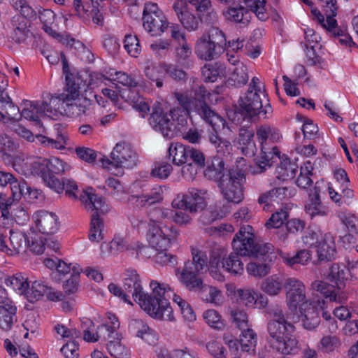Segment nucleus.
I'll return each mask as SVG.
<instances>
[{
  "label": "nucleus",
  "mask_w": 358,
  "mask_h": 358,
  "mask_svg": "<svg viewBox=\"0 0 358 358\" xmlns=\"http://www.w3.org/2000/svg\"><path fill=\"white\" fill-rule=\"evenodd\" d=\"M240 343L243 352L254 355L257 344V334L251 329H244L240 336Z\"/></svg>",
  "instance_id": "nucleus-37"
},
{
  "label": "nucleus",
  "mask_w": 358,
  "mask_h": 358,
  "mask_svg": "<svg viewBox=\"0 0 358 358\" xmlns=\"http://www.w3.org/2000/svg\"><path fill=\"white\" fill-rule=\"evenodd\" d=\"M214 176L219 178V187L223 197L229 202L238 204L243 198L244 173L239 170L224 169L221 173L215 172Z\"/></svg>",
  "instance_id": "nucleus-9"
},
{
  "label": "nucleus",
  "mask_w": 358,
  "mask_h": 358,
  "mask_svg": "<svg viewBox=\"0 0 358 358\" xmlns=\"http://www.w3.org/2000/svg\"><path fill=\"white\" fill-rule=\"evenodd\" d=\"M210 141L217 151V156L213 158L212 164L208 167V171L221 173L224 170V159L230 154L232 146L231 142L221 136H210Z\"/></svg>",
  "instance_id": "nucleus-18"
},
{
  "label": "nucleus",
  "mask_w": 358,
  "mask_h": 358,
  "mask_svg": "<svg viewBox=\"0 0 358 358\" xmlns=\"http://www.w3.org/2000/svg\"><path fill=\"white\" fill-rule=\"evenodd\" d=\"M327 22V31L334 37H338L341 44L348 45L352 42L351 37L338 27L334 17H328Z\"/></svg>",
  "instance_id": "nucleus-45"
},
{
  "label": "nucleus",
  "mask_w": 358,
  "mask_h": 358,
  "mask_svg": "<svg viewBox=\"0 0 358 358\" xmlns=\"http://www.w3.org/2000/svg\"><path fill=\"white\" fill-rule=\"evenodd\" d=\"M310 254L308 250H301L294 256L287 254L283 258L285 262L289 266L295 264H306L310 259Z\"/></svg>",
  "instance_id": "nucleus-54"
},
{
  "label": "nucleus",
  "mask_w": 358,
  "mask_h": 358,
  "mask_svg": "<svg viewBox=\"0 0 358 358\" xmlns=\"http://www.w3.org/2000/svg\"><path fill=\"white\" fill-rule=\"evenodd\" d=\"M192 260H187L182 269L176 268V274L180 283L189 292H197L206 302L217 304L221 292L216 287L204 284L200 277L208 268V257L205 252L192 248Z\"/></svg>",
  "instance_id": "nucleus-2"
},
{
  "label": "nucleus",
  "mask_w": 358,
  "mask_h": 358,
  "mask_svg": "<svg viewBox=\"0 0 358 358\" xmlns=\"http://www.w3.org/2000/svg\"><path fill=\"white\" fill-rule=\"evenodd\" d=\"M276 178L280 180L292 179L297 172V166L288 159L282 160L276 168Z\"/></svg>",
  "instance_id": "nucleus-41"
},
{
  "label": "nucleus",
  "mask_w": 358,
  "mask_h": 358,
  "mask_svg": "<svg viewBox=\"0 0 358 358\" xmlns=\"http://www.w3.org/2000/svg\"><path fill=\"white\" fill-rule=\"evenodd\" d=\"M231 79L238 85H245L248 80L247 67L241 62H238L233 71Z\"/></svg>",
  "instance_id": "nucleus-55"
},
{
  "label": "nucleus",
  "mask_w": 358,
  "mask_h": 358,
  "mask_svg": "<svg viewBox=\"0 0 358 358\" xmlns=\"http://www.w3.org/2000/svg\"><path fill=\"white\" fill-rule=\"evenodd\" d=\"M94 94L92 91H90L87 95L82 94L80 97L76 99V102L70 104L69 108L78 115L85 114L94 105Z\"/></svg>",
  "instance_id": "nucleus-36"
},
{
  "label": "nucleus",
  "mask_w": 358,
  "mask_h": 358,
  "mask_svg": "<svg viewBox=\"0 0 358 358\" xmlns=\"http://www.w3.org/2000/svg\"><path fill=\"white\" fill-rule=\"evenodd\" d=\"M252 227L250 225L241 227L232 241V245L241 254L249 255L262 261V262H250L247 265L250 275L262 278L271 271V263L276 258L271 243H257L254 240Z\"/></svg>",
  "instance_id": "nucleus-3"
},
{
  "label": "nucleus",
  "mask_w": 358,
  "mask_h": 358,
  "mask_svg": "<svg viewBox=\"0 0 358 358\" xmlns=\"http://www.w3.org/2000/svg\"><path fill=\"white\" fill-rule=\"evenodd\" d=\"M38 101H26L24 102V108L22 110L20 115L27 120H29L36 122V124L41 125L40 117H43L41 109L38 106Z\"/></svg>",
  "instance_id": "nucleus-40"
},
{
  "label": "nucleus",
  "mask_w": 358,
  "mask_h": 358,
  "mask_svg": "<svg viewBox=\"0 0 358 358\" xmlns=\"http://www.w3.org/2000/svg\"><path fill=\"white\" fill-rule=\"evenodd\" d=\"M206 191L196 188H189L184 194H178L172 201L174 208L189 211L190 213L201 212L206 206L203 195Z\"/></svg>",
  "instance_id": "nucleus-11"
},
{
  "label": "nucleus",
  "mask_w": 358,
  "mask_h": 358,
  "mask_svg": "<svg viewBox=\"0 0 358 358\" xmlns=\"http://www.w3.org/2000/svg\"><path fill=\"white\" fill-rule=\"evenodd\" d=\"M173 8L185 29L190 31L198 29L199 20L189 13L185 6L180 5L179 2H176L173 4Z\"/></svg>",
  "instance_id": "nucleus-26"
},
{
  "label": "nucleus",
  "mask_w": 358,
  "mask_h": 358,
  "mask_svg": "<svg viewBox=\"0 0 358 358\" xmlns=\"http://www.w3.org/2000/svg\"><path fill=\"white\" fill-rule=\"evenodd\" d=\"M38 17L43 24V30L53 38H57L59 34L55 30V14L50 9H43L38 12Z\"/></svg>",
  "instance_id": "nucleus-35"
},
{
  "label": "nucleus",
  "mask_w": 358,
  "mask_h": 358,
  "mask_svg": "<svg viewBox=\"0 0 358 358\" xmlns=\"http://www.w3.org/2000/svg\"><path fill=\"white\" fill-rule=\"evenodd\" d=\"M306 212L311 218L315 216H325L327 215L326 208L322 206L320 197V189L317 187L314 188V193L309 194V202L305 206Z\"/></svg>",
  "instance_id": "nucleus-29"
},
{
  "label": "nucleus",
  "mask_w": 358,
  "mask_h": 358,
  "mask_svg": "<svg viewBox=\"0 0 358 358\" xmlns=\"http://www.w3.org/2000/svg\"><path fill=\"white\" fill-rule=\"evenodd\" d=\"M317 247V261L319 262H329L334 259L336 253V246L334 241L331 238L327 239L325 237Z\"/></svg>",
  "instance_id": "nucleus-34"
},
{
  "label": "nucleus",
  "mask_w": 358,
  "mask_h": 358,
  "mask_svg": "<svg viewBox=\"0 0 358 358\" xmlns=\"http://www.w3.org/2000/svg\"><path fill=\"white\" fill-rule=\"evenodd\" d=\"M47 175L55 179H58L56 176L63 173L66 166V164L57 157L47 159Z\"/></svg>",
  "instance_id": "nucleus-48"
},
{
  "label": "nucleus",
  "mask_w": 358,
  "mask_h": 358,
  "mask_svg": "<svg viewBox=\"0 0 358 358\" xmlns=\"http://www.w3.org/2000/svg\"><path fill=\"white\" fill-rule=\"evenodd\" d=\"M17 308L14 303L0 305V329L8 331L11 329L16 317Z\"/></svg>",
  "instance_id": "nucleus-28"
},
{
  "label": "nucleus",
  "mask_w": 358,
  "mask_h": 358,
  "mask_svg": "<svg viewBox=\"0 0 358 358\" xmlns=\"http://www.w3.org/2000/svg\"><path fill=\"white\" fill-rule=\"evenodd\" d=\"M23 137L28 142L38 143L45 147H50L59 150L65 148L66 141L63 138V136H61L62 138H59L56 140L48 138L47 136H23Z\"/></svg>",
  "instance_id": "nucleus-38"
},
{
  "label": "nucleus",
  "mask_w": 358,
  "mask_h": 358,
  "mask_svg": "<svg viewBox=\"0 0 358 358\" xmlns=\"http://www.w3.org/2000/svg\"><path fill=\"white\" fill-rule=\"evenodd\" d=\"M173 210L162 208H155L150 210L148 215L150 222H160L165 219H171Z\"/></svg>",
  "instance_id": "nucleus-60"
},
{
  "label": "nucleus",
  "mask_w": 358,
  "mask_h": 358,
  "mask_svg": "<svg viewBox=\"0 0 358 358\" xmlns=\"http://www.w3.org/2000/svg\"><path fill=\"white\" fill-rule=\"evenodd\" d=\"M340 345V341L336 336H325L320 341V348L324 352H333L337 350Z\"/></svg>",
  "instance_id": "nucleus-58"
},
{
  "label": "nucleus",
  "mask_w": 358,
  "mask_h": 358,
  "mask_svg": "<svg viewBox=\"0 0 358 358\" xmlns=\"http://www.w3.org/2000/svg\"><path fill=\"white\" fill-rule=\"evenodd\" d=\"M289 217V213L281 209L273 213L271 217L265 223L267 229H278L280 228L285 220Z\"/></svg>",
  "instance_id": "nucleus-50"
},
{
  "label": "nucleus",
  "mask_w": 358,
  "mask_h": 358,
  "mask_svg": "<svg viewBox=\"0 0 358 358\" xmlns=\"http://www.w3.org/2000/svg\"><path fill=\"white\" fill-rule=\"evenodd\" d=\"M313 167L310 161H307L300 168V173L296 180V184L301 188L306 189L309 187L313 180L310 177L313 175Z\"/></svg>",
  "instance_id": "nucleus-43"
},
{
  "label": "nucleus",
  "mask_w": 358,
  "mask_h": 358,
  "mask_svg": "<svg viewBox=\"0 0 358 358\" xmlns=\"http://www.w3.org/2000/svg\"><path fill=\"white\" fill-rule=\"evenodd\" d=\"M145 75L150 81L155 82L157 87H162L166 76L165 64L164 66L151 65L146 66Z\"/></svg>",
  "instance_id": "nucleus-42"
},
{
  "label": "nucleus",
  "mask_w": 358,
  "mask_h": 358,
  "mask_svg": "<svg viewBox=\"0 0 358 358\" xmlns=\"http://www.w3.org/2000/svg\"><path fill=\"white\" fill-rule=\"evenodd\" d=\"M157 253L154 256L155 262L162 266L171 265L174 266L177 263L176 257L167 252V250H156Z\"/></svg>",
  "instance_id": "nucleus-62"
},
{
  "label": "nucleus",
  "mask_w": 358,
  "mask_h": 358,
  "mask_svg": "<svg viewBox=\"0 0 358 358\" xmlns=\"http://www.w3.org/2000/svg\"><path fill=\"white\" fill-rule=\"evenodd\" d=\"M143 21L144 29L152 36L160 35L168 27L165 16L155 3L145 4Z\"/></svg>",
  "instance_id": "nucleus-13"
},
{
  "label": "nucleus",
  "mask_w": 358,
  "mask_h": 358,
  "mask_svg": "<svg viewBox=\"0 0 358 358\" xmlns=\"http://www.w3.org/2000/svg\"><path fill=\"white\" fill-rule=\"evenodd\" d=\"M174 95L183 111L185 113L195 112L212 127L217 134L219 133L228 134L230 132H236L237 129L240 131V134H244L242 133L243 129L239 128L234 123H231L230 125L227 124L222 117L211 110L204 100L189 97L187 95L179 92H176Z\"/></svg>",
  "instance_id": "nucleus-4"
},
{
  "label": "nucleus",
  "mask_w": 358,
  "mask_h": 358,
  "mask_svg": "<svg viewBox=\"0 0 358 358\" xmlns=\"http://www.w3.org/2000/svg\"><path fill=\"white\" fill-rule=\"evenodd\" d=\"M271 314L273 315V319L271 320L268 322H276L286 327L294 326L293 323L299 322V313H293L289 310L285 315L280 308H276L271 310Z\"/></svg>",
  "instance_id": "nucleus-33"
},
{
  "label": "nucleus",
  "mask_w": 358,
  "mask_h": 358,
  "mask_svg": "<svg viewBox=\"0 0 358 358\" xmlns=\"http://www.w3.org/2000/svg\"><path fill=\"white\" fill-rule=\"evenodd\" d=\"M29 30L27 27V23L22 20L18 26L13 27L12 31L10 33V38L15 43H24L29 34Z\"/></svg>",
  "instance_id": "nucleus-51"
},
{
  "label": "nucleus",
  "mask_w": 358,
  "mask_h": 358,
  "mask_svg": "<svg viewBox=\"0 0 358 358\" xmlns=\"http://www.w3.org/2000/svg\"><path fill=\"white\" fill-rule=\"evenodd\" d=\"M103 166L113 165L115 167L131 169L138 164V155L131 145L125 141L117 143L110 153V159L101 158Z\"/></svg>",
  "instance_id": "nucleus-10"
},
{
  "label": "nucleus",
  "mask_w": 358,
  "mask_h": 358,
  "mask_svg": "<svg viewBox=\"0 0 358 358\" xmlns=\"http://www.w3.org/2000/svg\"><path fill=\"white\" fill-rule=\"evenodd\" d=\"M150 287L152 292L148 294L143 290L141 280L136 271H127L123 282L125 293L129 296L131 294L134 301L151 317L162 320H173V308L169 300L172 293L169 285L152 280Z\"/></svg>",
  "instance_id": "nucleus-1"
},
{
  "label": "nucleus",
  "mask_w": 358,
  "mask_h": 358,
  "mask_svg": "<svg viewBox=\"0 0 358 358\" xmlns=\"http://www.w3.org/2000/svg\"><path fill=\"white\" fill-rule=\"evenodd\" d=\"M203 319L211 327L222 329L224 327V323L221 320V316L215 310H208L203 313Z\"/></svg>",
  "instance_id": "nucleus-57"
},
{
  "label": "nucleus",
  "mask_w": 358,
  "mask_h": 358,
  "mask_svg": "<svg viewBox=\"0 0 358 358\" xmlns=\"http://www.w3.org/2000/svg\"><path fill=\"white\" fill-rule=\"evenodd\" d=\"M202 76L205 82L213 83L224 73V68L218 64H206L201 69Z\"/></svg>",
  "instance_id": "nucleus-46"
},
{
  "label": "nucleus",
  "mask_w": 358,
  "mask_h": 358,
  "mask_svg": "<svg viewBox=\"0 0 358 358\" xmlns=\"http://www.w3.org/2000/svg\"><path fill=\"white\" fill-rule=\"evenodd\" d=\"M80 199L92 213L89 239L92 242H99L103 238L102 230L104 226L101 216L108 211V206L102 196L94 193L92 187L83 191Z\"/></svg>",
  "instance_id": "nucleus-6"
},
{
  "label": "nucleus",
  "mask_w": 358,
  "mask_h": 358,
  "mask_svg": "<svg viewBox=\"0 0 358 358\" xmlns=\"http://www.w3.org/2000/svg\"><path fill=\"white\" fill-rule=\"evenodd\" d=\"M261 96V93L257 90H248L245 96L241 98L239 102L241 112L250 117L259 114L266 117V114L271 112V108L268 103L263 106Z\"/></svg>",
  "instance_id": "nucleus-15"
},
{
  "label": "nucleus",
  "mask_w": 358,
  "mask_h": 358,
  "mask_svg": "<svg viewBox=\"0 0 358 358\" xmlns=\"http://www.w3.org/2000/svg\"><path fill=\"white\" fill-rule=\"evenodd\" d=\"M324 301L317 300L303 302L299 308V318L302 317L303 326L308 330L314 329L320 322V312L322 310Z\"/></svg>",
  "instance_id": "nucleus-16"
},
{
  "label": "nucleus",
  "mask_w": 358,
  "mask_h": 358,
  "mask_svg": "<svg viewBox=\"0 0 358 358\" xmlns=\"http://www.w3.org/2000/svg\"><path fill=\"white\" fill-rule=\"evenodd\" d=\"M80 272V268H76V266H73V273L71 278L68 279L63 285L66 294H73L78 290Z\"/></svg>",
  "instance_id": "nucleus-56"
},
{
  "label": "nucleus",
  "mask_w": 358,
  "mask_h": 358,
  "mask_svg": "<svg viewBox=\"0 0 358 358\" xmlns=\"http://www.w3.org/2000/svg\"><path fill=\"white\" fill-rule=\"evenodd\" d=\"M48 286L40 281L32 282L31 287L29 288V294L28 298L31 301L32 299L38 300L40 297L44 296L47 292Z\"/></svg>",
  "instance_id": "nucleus-63"
},
{
  "label": "nucleus",
  "mask_w": 358,
  "mask_h": 358,
  "mask_svg": "<svg viewBox=\"0 0 358 358\" xmlns=\"http://www.w3.org/2000/svg\"><path fill=\"white\" fill-rule=\"evenodd\" d=\"M27 247L33 253L40 255L45 250V243L42 237L32 231L29 233Z\"/></svg>",
  "instance_id": "nucleus-53"
},
{
  "label": "nucleus",
  "mask_w": 358,
  "mask_h": 358,
  "mask_svg": "<svg viewBox=\"0 0 358 358\" xmlns=\"http://www.w3.org/2000/svg\"><path fill=\"white\" fill-rule=\"evenodd\" d=\"M195 52L200 59L206 61L215 59L222 53L202 36L198 38L196 43Z\"/></svg>",
  "instance_id": "nucleus-24"
},
{
  "label": "nucleus",
  "mask_w": 358,
  "mask_h": 358,
  "mask_svg": "<svg viewBox=\"0 0 358 358\" xmlns=\"http://www.w3.org/2000/svg\"><path fill=\"white\" fill-rule=\"evenodd\" d=\"M124 47L127 53L134 57H137L141 52L139 40L136 36L127 34L124 37Z\"/></svg>",
  "instance_id": "nucleus-49"
},
{
  "label": "nucleus",
  "mask_w": 358,
  "mask_h": 358,
  "mask_svg": "<svg viewBox=\"0 0 358 358\" xmlns=\"http://www.w3.org/2000/svg\"><path fill=\"white\" fill-rule=\"evenodd\" d=\"M275 155L278 158H280V151L276 147L273 148V152L268 154L263 152L261 156V159L256 162L255 166H250L249 171L252 175L261 174L266 171L267 167H271L273 164V155Z\"/></svg>",
  "instance_id": "nucleus-31"
},
{
  "label": "nucleus",
  "mask_w": 358,
  "mask_h": 358,
  "mask_svg": "<svg viewBox=\"0 0 358 358\" xmlns=\"http://www.w3.org/2000/svg\"><path fill=\"white\" fill-rule=\"evenodd\" d=\"M29 234H26L21 232L11 233L10 236V245L13 248L10 255L20 253L24 251L27 247Z\"/></svg>",
  "instance_id": "nucleus-44"
},
{
  "label": "nucleus",
  "mask_w": 358,
  "mask_h": 358,
  "mask_svg": "<svg viewBox=\"0 0 358 358\" xmlns=\"http://www.w3.org/2000/svg\"><path fill=\"white\" fill-rule=\"evenodd\" d=\"M224 217V214L220 213L215 209L213 208H209L207 209H203L202 210V214L199 217V222L203 224H209L213 221L222 218Z\"/></svg>",
  "instance_id": "nucleus-64"
},
{
  "label": "nucleus",
  "mask_w": 358,
  "mask_h": 358,
  "mask_svg": "<svg viewBox=\"0 0 358 358\" xmlns=\"http://www.w3.org/2000/svg\"><path fill=\"white\" fill-rule=\"evenodd\" d=\"M66 94L64 100H76L82 94L87 95L90 91L94 87L95 82L94 76L92 74L77 75L72 74L66 76Z\"/></svg>",
  "instance_id": "nucleus-12"
},
{
  "label": "nucleus",
  "mask_w": 358,
  "mask_h": 358,
  "mask_svg": "<svg viewBox=\"0 0 358 358\" xmlns=\"http://www.w3.org/2000/svg\"><path fill=\"white\" fill-rule=\"evenodd\" d=\"M20 147V143L11 136H0L1 152H13Z\"/></svg>",
  "instance_id": "nucleus-61"
},
{
  "label": "nucleus",
  "mask_w": 358,
  "mask_h": 358,
  "mask_svg": "<svg viewBox=\"0 0 358 358\" xmlns=\"http://www.w3.org/2000/svg\"><path fill=\"white\" fill-rule=\"evenodd\" d=\"M285 287L287 289L286 302L289 310L293 313H298V306H300L306 301V289L302 282L291 278L287 279L285 282Z\"/></svg>",
  "instance_id": "nucleus-17"
},
{
  "label": "nucleus",
  "mask_w": 358,
  "mask_h": 358,
  "mask_svg": "<svg viewBox=\"0 0 358 358\" xmlns=\"http://www.w3.org/2000/svg\"><path fill=\"white\" fill-rule=\"evenodd\" d=\"M127 242L121 237H115L110 243H103L101 250L103 253H110L113 252H122L124 249L129 250Z\"/></svg>",
  "instance_id": "nucleus-47"
},
{
  "label": "nucleus",
  "mask_w": 358,
  "mask_h": 358,
  "mask_svg": "<svg viewBox=\"0 0 358 358\" xmlns=\"http://www.w3.org/2000/svg\"><path fill=\"white\" fill-rule=\"evenodd\" d=\"M83 329V338L87 342H96L99 341L100 336L96 331L93 333L94 322L90 320L86 319L81 324Z\"/></svg>",
  "instance_id": "nucleus-59"
},
{
  "label": "nucleus",
  "mask_w": 358,
  "mask_h": 358,
  "mask_svg": "<svg viewBox=\"0 0 358 358\" xmlns=\"http://www.w3.org/2000/svg\"><path fill=\"white\" fill-rule=\"evenodd\" d=\"M129 329L135 332L136 336L142 338L150 345H155L158 340L157 333L141 320H132Z\"/></svg>",
  "instance_id": "nucleus-22"
},
{
  "label": "nucleus",
  "mask_w": 358,
  "mask_h": 358,
  "mask_svg": "<svg viewBox=\"0 0 358 358\" xmlns=\"http://www.w3.org/2000/svg\"><path fill=\"white\" fill-rule=\"evenodd\" d=\"M202 36L206 38L214 48H217L222 52H224L227 45V40L224 33L221 29L212 27L207 32L203 34Z\"/></svg>",
  "instance_id": "nucleus-30"
},
{
  "label": "nucleus",
  "mask_w": 358,
  "mask_h": 358,
  "mask_svg": "<svg viewBox=\"0 0 358 358\" xmlns=\"http://www.w3.org/2000/svg\"><path fill=\"white\" fill-rule=\"evenodd\" d=\"M149 121L155 131L162 134H169L175 128L174 122L168 117V114L164 113L158 105H155L152 108Z\"/></svg>",
  "instance_id": "nucleus-20"
},
{
  "label": "nucleus",
  "mask_w": 358,
  "mask_h": 358,
  "mask_svg": "<svg viewBox=\"0 0 358 358\" xmlns=\"http://www.w3.org/2000/svg\"><path fill=\"white\" fill-rule=\"evenodd\" d=\"M282 279L277 275L266 278L261 285V289L270 296H276L282 290Z\"/></svg>",
  "instance_id": "nucleus-39"
},
{
  "label": "nucleus",
  "mask_w": 358,
  "mask_h": 358,
  "mask_svg": "<svg viewBox=\"0 0 358 358\" xmlns=\"http://www.w3.org/2000/svg\"><path fill=\"white\" fill-rule=\"evenodd\" d=\"M178 231L173 226L159 227L150 225L147 232V239L150 245L155 250H168L172 240L176 238Z\"/></svg>",
  "instance_id": "nucleus-14"
},
{
  "label": "nucleus",
  "mask_w": 358,
  "mask_h": 358,
  "mask_svg": "<svg viewBox=\"0 0 358 358\" xmlns=\"http://www.w3.org/2000/svg\"><path fill=\"white\" fill-rule=\"evenodd\" d=\"M253 136H239V148L243 155L252 156L257 151L255 143L252 139Z\"/></svg>",
  "instance_id": "nucleus-52"
},
{
  "label": "nucleus",
  "mask_w": 358,
  "mask_h": 358,
  "mask_svg": "<svg viewBox=\"0 0 358 358\" xmlns=\"http://www.w3.org/2000/svg\"><path fill=\"white\" fill-rule=\"evenodd\" d=\"M190 146H186L180 143H173L169 145L168 152L169 159L176 166L184 165L189 161L188 155Z\"/></svg>",
  "instance_id": "nucleus-27"
},
{
  "label": "nucleus",
  "mask_w": 358,
  "mask_h": 358,
  "mask_svg": "<svg viewBox=\"0 0 358 358\" xmlns=\"http://www.w3.org/2000/svg\"><path fill=\"white\" fill-rule=\"evenodd\" d=\"M38 101V106L41 109L43 117L47 116L53 118L62 113L64 103L58 97L48 96L46 99Z\"/></svg>",
  "instance_id": "nucleus-25"
},
{
  "label": "nucleus",
  "mask_w": 358,
  "mask_h": 358,
  "mask_svg": "<svg viewBox=\"0 0 358 358\" xmlns=\"http://www.w3.org/2000/svg\"><path fill=\"white\" fill-rule=\"evenodd\" d=\"M248 14V10L243 6L229 7L226 10L223 11V15L227 20L241 23L244 26H246L250 22L247 16Z\"/></svg>",
  "instance_id": "nucleus-32"
},
{
  "label": "nucleus",
  "mask_w": 358,
  "mask_h": 358,
  "mask_svg": "<svg viewBox=\"0 0 358 358\" xmlns=\"http://www.w3.org/2000/svg\"><path fill=\"white\" fill-rule=\"evenodd\" d=\"M33 220L41 234L52 235L59 229V218L55 213L39 210L33 215Z\"/></svg>",
  "instance_id": "nucleus-19"
},
{
  "label": "nucleus",
  "mask_w": 358,
  "mask_h": 358,
  "mask_svg": "<svg viewBox=\"0 0 358 358\" xmlns=\"http://www.w3.org/2000/svg\"><path fill=\"white\" fill-rule=\"evenodd\" d=\"M326 279L331 283L316 280L311 284L312 289L322 294L330 302L343 303L347 301L348 294L343 289L349 280L348 272L339 264L329 267Z\"/></svg>",
  "instance_id": "nucleus-5"
},
{
  "label": "nucleus",
  "mask_w": 358,
  "mask_h": 358,
  "mask_svg": "<svg viewBox=\"0 0 358 358\" xmlns=\"http://www.w3.org/2000/svg\"><path fill=\"white\" fill-rule=\"evenodd\" d=\"M232 247H234L232 245ZM234 251L227 255L224 250L221 248L214 249L210 254L209 265L211 268L213 276L220 280V274L217 273L220 268H223L229 273L234 275H241L244 271V264L241 261V257L249 255L241 254V251L233 248Z\"/></svg>",
  "instance_id": "nucleus-8"
},
{
  "label": "nucleus",
  "mask_w": 358,
  "mask_h": 358,
  "mask_svg": "<svg viewBox=\"0 0 358 358\" xmlns=\"http://www.w3.org/2000/svg\"><path fill=\"white\" fill-rule=\"evenodd\" d=\"M294 326L284 327L276 322H268L271 348L282 355L295 354L299 349V341L293 335Z\"/></svg>",
  "instance_id": "nucleus-7"
},
{
  "label": "nucleus",
  "mask_w": 358,
  "mask_h": 358,
  "mask_svg": "<svg viewBox=\"0 0 358 358\" xmlns=\"http://www.w3.org/2000/svg\"><path fill=\"white\" fill-rule=\"evenodd\" d=\"M32 174L40 176L44 183L52 189H61L59 179L47 175V159L41 157H36L31 159L28 163Z\"/></svg>",
  "instance_id": "nucleus-21"
},
{
  "label": "nucleus",
  "mask_w": 358,
  "mask_h": 358,
  "mask_svg": "<svg viewBox=\"0 0 358 358\" xmlns=\"http://www.w3.org/2000/svg\"><path fill=\"white\" fill-rule=\"evenodd\" d=\"M289 196V193L287 187H275L262 193L257 199V202L260 205L264 204V210H266L273 203H279L288 198Z\"/></svg>",
  "instance_id": "nucleus-23"
}]
</instances>
